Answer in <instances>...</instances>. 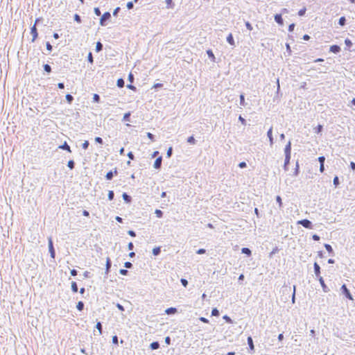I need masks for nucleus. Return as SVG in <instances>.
<instances>
[{
  "label": "nucleus",
  "instance_id": "nucleus-1",
  "mask_svg": "<svg viewBox=\"0 0 355 355\" xmlns=\"http://www.w3.org/2000/svg\"><path fill=\"white\" fill-rule=\"evenodd\" d=\"M340 292L347 300H354L353 296L350 293V291L347 288L346 284H343L340 287Z\"/></svg>",
  "mask_w": 355,
  "mask_h": 355
},
{
  "label": "nucleus",
  "instance_id": "nucleus-2",
  "mask_svg": "<svg viewBox=\"0 0 355 355\" xmlns=\"http://www.w3.org/2000/svg\"><path fill=\"white\" fill-rule=\"evenodd\" d=\"M111 14L110 12H104L101 19H100V25L102 26H105L107 24V22L110 21L111 19Z\"/></svg>",
  "mask_w": 355,
  "mask_h": 355
},
{
  "label": "nucleus",
  "instance_id": "nucleus-3",
  "mask_svg": "<svg viewBox=\"0 0 355 355\" xmlns=\"http://www.w3.org/2000/svg\"><path fill=\"white\" fill-rule=\"evenodd\" d=\"M48 248H49V252L51 258L55 259V248L53 245V242L51 237H49L48 239Z\"/></svg>",
  "mask_w": 355,
  "mask_h": 355
},
{
  "label": "nucleus",
  "instance_id": "nucleus-4",
  "mask_svg": "<svg viewBox=\"0 0 355 355\" xmlns=\"http://www.w3.org/2000/svg\"><path fill=\"white\" fill-rule=\"evenodd\" d=\"M298 225H301L304 228L312 230L313 227V223L309 219L304 218L297 221Z\"/></svg>",
  "mask_w": 355,
  "mask_h": 355
},
{
  "label": "nucleus",
  "instance_id": "nucleus-5",
  "mask_svg": "<svg viewBox=\"0 0 355 355\" xmlns=\"http://www.w3.org/2000/svg\"><path fill=\"white\" fill-rule=\"evenodd\" d=\"M38 20H39V19L37 18L36 20H35V24H36V22ZM31 34L32 35L31 42H34L37 39V37H38V32H37V29L36 28L35 24H34L33 26H31Z\"/></svg>",
  "mask_w": 355,
  "mask_h": 355
},
{
  "label": "nucleus",
  "instance_id": "nucleus-6",
  "mask_svg": "<svg viewBox=\"0 0 355 355\" xmlns=\"http://www.w3.org/2000/svg\"><path fill=\"white\" fill-rule=\"evenodd\" d=\"M118 174V171L116 168H114V170H111L108 171L105 178L107 180H112L113 179L114 175H116Z\"/></svg>",
  "mask_w": 355,
  "mask_h": 355
},
{
  "label": "nucleus",
  "instance_id": "nucleus-7",
  "mask_svg": "<svg viewBox=\"0 0 355 355\" xmlns=\"http://www.w3.org/2000/svg\"><path fill=\"white\" fill-rule=\"evenodd\" d=\"M111 266H112V261L109 257H107L106 259V263H105V276H104L105 279L107 278V275L110 271Z\"/></svg>",
  "mask_w": 355,
  "mask_h": 355
},
{
  "label": "nucleus",
  "instance_id": "nucleus-8",
  "mask_svg": "<svg viewBox=\"0 0 355 355\" xmlns=\"http://www.w3.org/2000/svg\"><path fill=\"white\" fill-rule=\"evenodd\" d=\"M318 161L320 163V172L324 173V171H325V168H324L325 157L323 155L318 157Z\"/></svg>",
  "mask_w": 355,
  "mask_h": 355
},
{
  "label": "nucleus",
  "instance_id": "nucleus-9",
  "mask_svg": "<svg viewBox=\"0 0 355 355\" xmlns=\"http://www.w3.org/2000/svg\"><path fill=\"white\" fill-rule=\"evenodd\" d=\"M318 280L320 282V284L322 286V291L324 292V293H328L330 290L329 288H328V286L326 285L325 282H324V280L323 279L322 277H319L318 278Z\"/></svg>",
  "mask_w": 355,
  "mask_h": 355
},
{
  "label": "nucleus",
  "instance_id": "nucleus-10",
  "mask_svg": "<svg viewBox=\"0 0 355 355\" xmlns=\"http://www.w3.org/2000/svg\"><path fill=\"white\" fill-rule=\"evenodd\" d=\"M275 21L279 26L284 25V19L282 13L275 14L274 16Z\"/></svg>",
  "mask_w": 355,
  "mask_h": 355
},
{
  "label": "nucleus",
  "instance_id": "nucleus-11",
  "mask_svg": "<svg viewBox=\"0 0 355 355\" xmlns=\"http://www.w3.org/2000/svg\"><path fill=\"white\" fill-rule=\"evenodd\" d=\"M162 157L159 156L155 159L154 164H153V167L155 169L159 170L162 168Z\"/></svg>",
  "mask_w": 355,
  "mask_h": 355
},
{
  "label": "nucleus",
  "instance_id": "nucleus-12",
  "mask_svg": "<svg viewBox=\"0 0 355 355\" xmlns=\"http://www.w3.org/2000/svg\"><path fill=\"white\" fill-rule=\"evenodd\" d=\"M313 270H314V273H315V276L317 277V278H318L319 277H322L320 275L321 268H320V265L317 262H315L313 263Z\"/></svg>",
  "mask_w": 355,
  "mask_h": 355
},
{
  "label": "nucleus",
  "instance_id": "nucleus-13",
  "mask_svg": "<svg viewBox=\"0 0 355 355\" xmlns=\"http://www.w3.org/2000/svg\"><path fill=\"white\" fill-rule=\"evenodd\" d=\"M292 144L291 140L288 141L284 148V155H291Z\"/></svg>",
  "mask_w": 355,
  "mask_h": 355
},
{
  "label": "nucleus",
  "instance_id": "nucleus-14",
  "mask_svg": "<svg viewBox=\"0 0 355 355\" xmlns=\"http://www.w3.org/2000/svg\"><path fill=\"white\" fill-rule=\"evenodd\" d=\"M267 137L269 139L270 145L272 146L274 144V138L272 136V126H271L268 132H267Z\"/></svg>",
  "mask_w": 355,
  "mask_h": 355
},
{
  "label": "nucleus",
  "instance_id": "nucleus-15",
  "mask_svg": "<svg viewBox=\"0 0 355 355\" xmlns=\"http://www.w3.org/2000/svg\"><path fill=\"white\" fill-rule=\"evenodd\" d=\"M340 51H341L340 46L337 44H334V45L330 46L329 52H331V53L338 54V53L340 52Z\"/></svg>",
  "mask_w": 355,
  "mask_h": 355
},
{
  "label": "nucleus",
  "instance_id": "nucleus-16",
  "mask_svg": "<svg viewBox=\"0 0 355 355\" xmlns=\"http://www.w3.org/2000/svg\"><path fill=\"white\" fill-rule=\"evenodd\" d=\"M291 158V155H285L284 163L283 166L284 170L285 171H288V166L290 164Z\"/></svg>",
  "mask_w": 355,
  "mask_h": 355
},
{
  "label": "nucleus",
  "instance_id": "nucleus-17",
  "mask_svg": "<svg viewBox=\"0 0 355 355\" xmlns=\"http://www.w3.org/2000/svg\"><path fill=\"white\" fill-rule=\"evenodd\" d=\"M122 198L126 204H131L132 201V198L128 195L127 193L123 192L122 194Z\"/></svg>",
  "mask_w": 355,
  "mask_h": 355
},
{
  "label": "nucleus",
  "instance_id": "nucleus-18",
  "mask_svg": "<svg viewBox=\"0 0 355 355\" xmlns=\"http://www.w3.org/2000/svg\"><path fill=\"white\" fill-rule=\"evenodd\" d=\"M226 41L232 46H234V47L236 46L234 39L232 33H229V35L226 37Z\"/></svg>",
  "mask_w": 355,
  "mask_h": 355
},
{
  "label": "nucleus",
  "instance_id": "nucleus-19",
  "mask_svg": "<svg viewBox=\"0 0 355 355\" xmlns=\"http://www.w3.org/2000/svg\"><path fill=\"white\" fill-rule=\"evenodd\" d=\"M58 148L62 149L63 150H66L69 153H71V147L67 141H64L62 144L58 146Z\"/></svg>",
  "mask_w": 355,
  "mask_h": 355
},
{
  "label": "nucleus",
  "instance_id": "nucleus-20",
  "mask_svg": "<svg viewBox=\"0 0 355 355\" xmlns=\"http://www.w3.org/2000/svg\"><path fill=\"white\" fill-rule=\"evenodd\" d=\"M178 313V309L175 307H169L165 310V313L167 315H175Z\"/></svg>",
  "mask_w": 355,
  "mask_h": 355
},
{
  "label": "nucleus",
  "instance_id": "nucleus-21",
  "mask_svg": "<svg viewBox=\"0 0 355 355\" xmlns=\"http://www.w3.org/2000/svg\"><path fill=\"white\" fill-rule=\"evenodd\" d=\"M247 343L248 345L249 349L251 351H254V345L252 336H250L247 338Z\"/></svg>",
  "mask_w": 355,
  "mask_h": 355
},
{
  "label": "nucleus",
  "instance_id": "nucleus-22",
  "mask_svg": "<svg viewBox=\"0 0 355 355\" xmlns=\"http://www.w3.org/2000/svg\"><path fill=\"white\" fill-rule=\"evenodd\" d=\"M208 58L214 62H216V57L213 53V51L211 49H207L206 51Z\"/></svg>",
  "mask_w": 355,
  "mask_h": 355
},
{
  "label": "nucleus",
  "instance_id": "nucleus-23",
  "mask_svg": "<svg viewBox=\"0 0 355 355\" xmlns=\"http://www.w3.org/2000/svg\"><path fill=\"white\" fill-rule=\"evenodd\" d=\"M160 347V344L158 341H153L150 344V349L151 350L158 349Z\"/></svg>",
  "mask_w": 355,
  "mask_h": 355
},
{
  "label": "nucleus",
  "instance_id": "nucleus-24",
  "mask_svg": "<svg viewBox=\"0 0 355 355\" xmlns=\"http://www.w3.org/2000/svg\"><path fill=\"white\" fill-rule=\"evenodd\" d=\"M324 247L325 248L326 250L331 255V256H334L335 254H334V250H333V248L331 247V245L330 244H328V243H324Z\"/></svg>",
  "mask_w": 355,
  "mask_h": 355
},
{
  "label": "nucleus",
  "instance_id": "nucleus-25",
  "mask_svg": "<svg viewBox=\"0 0 355 355\" xmlns=\"http://www.w3.org/2000/svg\"><path fill=\"white\" fill-rule=\"evenodd\" d=\"M323 131V125L321 124H318L315 128H314V132L317 135H322V132Z\"/></svg>",
  "mask_w": 355,
  "mask_h": 355
},
{
  "label": "nucleus",
  "instance_id": "nucleus-26",
  "mask_svg": "<svg viewBox=\"0 0 355 355\" xmlns=\"http://www.w3.org/2000/svg\"><path fill=\"white\" fill-rule=\"evenodd\" d=\"M241 253L245 254L247 257H250L252 255V250L248 248H242Z\"/></svg>",
  "mask_w": 355,
  "mask_h": 355
},
{
  "label": "nucleus",
  "instance_id": "nucleus-27",
  "mask_svg": "<svg viewBox=\"0 0 355 355\" xmlns=\"http://www.w3.org/2000/svg\"><path fill=\"white\" fill-rule=\"evenodd\" d=\"M300 164H299V162L297 161L296 163H295V167L294 168V171H293V176L295 177H297L300 174Z\"/></svg>",
  "mask_w": 355,
  "mask_h": 355
},
{
  "label": "nucleus",
  "instance_id": "nucleus-28",
  "mask_svg": "<svg viewBox=\"0 0 355 355\" xmlns=\"http://www.w3.org/2000/svg\"><path fill=\"white\" fill-rule=\"evenodd\" d=\"M152 253L155 257L159 255L161 253V247L160 246L155 247L152 250Z\"/></svg>",
  "mask_w": 355,
  "mask_h": 355
},
{
  "label": "nucleus",
  "instance_id": "nucleus-29",
  "mask_svg": "<svg viewBox=\"0 0 355 355\" xmlns=\"http://www.w3.org/2000/svg\"><path fill=\"white\" fill-rule=\"evenodd\" d=\"M338 24L340 26H345L346 25V24H347L346 17L345 16H343V17H340L339 19H338Z\"/></svg>",
  "mask_w": 355,
  "mask_h": 355
},
{
  "label": "nucleus",
  "instance_id": "nucleus-30",
  "mask_svg": "<svg viewBox=\"0 0 355 355\" xmlns=\"http://www.w3.org/2000/svg\"><path fill=\"white\" fill-rule=\"evenodd\" d=\"M116 85L119 88H123L125 86V80L123 78H120L116 81Z\"/></svg>",
  "mask_w": 355,
  "mask_h": 355
},
{
  "label": "nucleus",
  "instance_id": "nucleus-31",
  "mask_svg": "<svg viewBox=\"0 0 355 355\" xmlns=\"http://www.w3.org/2000/svg\"><path fill=\"white\" fill-rule=\"evenodd\" d=\"M85 307V303L83 301H79L76 304V309L79 311H82L84 309Z\"/></svg>",
  "mask_w": 355,
  "mask_h": 355
},
{
  "label": "nucleus",
  "instance_id": "nucleus-32",
  "mask_svg": "<svg viewBox=\"0 0 355 355\" xmlns=\"http://www.w3.org/2000/svg\"><path fill=\"white\" fill-rule=\"evenodd\" d=\"M103 44L100 41L97 42L96 44V49H95L97 53H99L103 50Z\"/></svg>",
  "mask_w": 355,
  "mask_h": 355
},
{
  "label": "nucleus",
  "instance_id": "nucleus-33",
  "mask_svg": "<svg viewBox=\"0 0 355 355\" xmlns=\"http://www.w3.org/2000/svg\"><path fill=\"white\" fill-rule=\"evenodd\" d=\"M275 200H276L277 203L279 205V208L280 209H282L283 208V202H282V197L280 196H277L275 198Z\"/></svg>",
  "mask_w": 355,
  "mask_h": 355
},
{
  "label": "nucleus",
  "instance_id": "nucleus-34",
  "mask_svg": "<svg viewBox=\"0 0 355 355\" xmlns=\"http://www.w3.org/2000/svg\"><path fill=\"white\" fill-rule=\"evenodd\" d=\"M165 2L166 3V8L173 9L174 8L175 3L173 0H166Z\"/></svg>",
  "mask_w": 355,
  "mask_h": 355
},
{
  "label": "nucleus",
  "instance_id": "nucleus-35",
  "mask_svg": "<svg viewBox=\"0 0 355 355\" xmlns=\"http://www.w3.org/2000/svg\"><path fill=\"white\" fill-rule=\"evenodd\" d=\"M96 328L98 329L99 335L103 334V324L101 322L98 321L96 324Z\"/></svg>",
  "mask_w": 355,
  "mask_h": 355
},
{
  "label": "nucleus",
  "instance_id": "nucleus-36",
  "mask_svg": "<svg viewBox=\"0 0 355 355\" xmlns=\"http://www.w3.org/2000/svg\"><path fill=\"white\" fill-rule=\"evenodd\" d=\"M71 288L73 293H77L78 291V285L76 282H72L71 284Z\"/></svg>",
  "mask_w": 355,
  "mask_h": 355
},
{
  "label": "nucleus",
  "instance_id": "nucleus-37",
  "mask_svg": "<svg viewBox=\"0 0 355 355\" xmlns=\"http://www.w3.org/2000/svg\"><path fill=\"white\" fill-rule=\"evenodd\" d=\"M333 184L336 188L339 187L340 182L339 180V178L337 175H335L333 180Z\"/></svg>",
  "mask_w": 355,
  "mask_h": 355
},
{
  "label": "nucleus",
  "instance_id": "nucleus-38",
  "mask_svg": "<svg viewBox=\"0 0 355 355\" xmlns=\"http://www.w3.org/2000/svg\"><path fill=\"white\" fill-rule=\"evenodd\" d=\"M43 69L47 73H50L52 71L51 67L49 64H44Z\"/></svg>",
  "mask_w": 355,
  "mask_h": 355
},
{
  "label": "nucleus",
  "instance_id": "nucleus-39",
  "mask_svg": "<svg viewBox=\"0 0 355 355\" xmlns=\"http://www.w3.org/2000/svg\"><path fill=\"white\" fill-rule=\"evenodd\" d=\"M66 101L69 104H71L73 101V96L70 94H67L65 96Z\"/></svg>",
  "mask_w": 355,
  "mask_h": 355
},
{
  "label": "nucleus",
  "instance_id": "nucleus-40",
  "mask_svg": "<svg viewBox=\"0 0 355 355\" xmlns=\"http://www.w3.org/2000/svg\"><path fill=\"white\" fill-rule=\"evenodd\" d=\"M131 113L130 112H126L123 116V121H130Z\"/></svg>",
  "mask_w": 355,
  "mask_h": 355
},
{
  "label": "nucleus",
  "instance_id": "nucleus-41",
  "mask_svg": "<svg viewBox=\"0 0 355 355\" xmlns=\"http://www.w3.org/2000/svg\"><path fill=\"white\" fill-rule=\"evenodd\" d=\"M345 44L347 49L348 50H349V49L352 46L353 43L349 38H346L345 40Z\"/></svg>",
  "mask_w": 355,
  "mask_h": 355
},
{
  "label": "nucleus",
  "instance_id": "nucleus-42",
  "mask_svg": "<svg viewBox=\"0 0 355 355\" xmlns=\"http://www.w3.org/2000/svg\"><path fill=\"white\" fill-rule=\"evenodd\" d=\"M187 141L191 145H194L196 143V140L193 135L189 137L187 139Z\"/></svg>",
  "mask_w": 355,
  "mask_h": 355
},
{
  "label": "nucleus",
  "instance_id": "nucleus-43",
  "mask_svg": "<svg viewBox=\"0 0 355 355\" xmlns=\"http://www.w3.org/2000/svg\"><path fill=\"white\" fill-rule=\"evenodd\" d=\"M75 165H76L75 162L73 159H70L68 161L67 167L70 170H73L75 168Z\"/></svg>",
  "mask_w": 355,
  "mask_h": 355
},
{
  "label": "nucleus",
  "instance_id": "nucleus-44",
  "mask_svg": "<svg viewBox=\"0 0 355 355\" xmlns=\"http://www.w3.org/2000/svg\"><path fill=\"white\" fill-rule=\"evenodd\" d=\"M155 214L156 216L159 218H162L164 215V212L162 210L158 209H155Z\"/></svg>",
  "mask_w": 355,
  "mask_h": 355
},
{
  "label": "nucleus",
  "instance_id": "nucleus-45",
  "mask_svg": "<svg viewBox=\"0 0 355 355\" xmlns=\"http://www.w3.org/2000/svg\"><path fill=\"white\" fill-rule=\"evenodd\" d=\"M223 319L228 324H232L233 323V320H232V318L227 315H224L223 316Z\"/></svg>",
  "mask_w": 355,
  "mask_h": 355
},
{
  "label": "nucleus",
  "instance_id": "nucleus-46",
  "mask_svg": "<svg viewBox=\"0 0 355 355\" xmlns=\"http://www.w3.org/2000/svg\"><path fill=\"white\" fill-rule=\"evenodd\" d=\"M239 99H240V105H242V106H245L246 103H245V95H244V94H240Z\"/></svg>",
  "mask_w": 355,
  "mask_h": 355
},
{
  "label": "nucleus",
  "instance_id": "nucleus-47",
  "mask_svg": "<svg viewBox=\"0 0 355 355\" xmlns=\"http://www.w3.org/2000/svg\"><path fill=\"white\" fill-rule=\"evenodd\" d=\"M211 315L212 316H219L220 315V311L217 308H213L211 310Z\"/></svg>",
  "mask_w": 355,
  "mask_h": 355
},
{
  "label": "nucleus",
  "instance_id": "nucleus-48",
  "mask_svg": "<svg viewBox=\"0 0 355 355\" xmlns=\"http://www.w3.org/2000/svg\"><path fill=\"white\" fill-rule=\"evenodd\" d=\"M92 99H93V102H94V103H98L101 101V97H100V96L98 94H94L93 95Z\"/></svg>",
  "mask_w": 355,
  "mask_h": 355
},
{
  "label": "nucleus",
  "instance_id": "nucleus-49",
  "mask_svg": "<svg viewBox=\"0 0 355 355\" xmlns=\"http://www.w3.org/2000/svg\"><path fill=\"white\" fill-rule=\"evenodd\" d=\"M306 8L305 7L301 8L298 12H297V15L300 16V17H303L304 16V15L306 14Z\"/></svg>",
  "mask_w": 355,
  "mask_h": 355
},
{
  "label": "nucleus",
  "instance_id": "nucleus-50",
  "mask_svg": "<svg viewBox=\"0 0 355 355\" xmlns=\"http://www.w3.org/2000/svg\"><path fill=\"white\" fill-rule=\"evenodd\" d=\"M114 193L113 191L110 190L108 191V194H107V198L109 200H114Z\"/></svg>",
  "mask_w": 355,
  "mask_h": 355
},
{
  "label": "nucleus",
  "instance_id": "nucleus-51",
  "mask_svg": "<svg viewBox=\"0 0 355 355\" xmlns=\"http://www.w3.org/2000/svg\"><path fill=\"white\" fill-rule=\"evenodd\" d=\"M112 343L115 345H119V338L116 335H114L112 336Z\"/></svg>",
  "mask_w": 355,
  "mask_h": 355
},
{
  "label": "nucleus",
  "instance_id": "nucleus-52",
  "mask_svg": "<svg viewBox=\"0 0 355 355\" xmlns=\"http://www.w3.org/2000/svg\"><path fill=\"white\" fill-rule=\"evenodd\" d=\"M74 21L77 23L80 24L82 22V19L80 16L78 14H75L73 16Z\"/></svg>",
  "mask_w": 355,
  "mask_h": 355
},
{
  "label": "nucleus",
  "instance_id": "nucleus-53",
  "mask_svg": "<svg viewBox=\"0 0 355 355\" xmlns=\"http://www.w3.org/2000/svg\"><path fill=\"white\" fill-rule=\"evenodd\" d=\"M146 136L149 139H150V141H155V136L153 134L148 132L146 133Z\"/></svg>",
  "mask_w": 355,
  "mask_h": 355
},
{
  "label": "nucleus",
  "instance_id": "nucleus-54",
  "mask_svg": "<svg viewBox=\"0 0 355 355\" xmlns=\"http://www.w3.org/2000/svg\"><path fill=\"white\" fill-rule=\"evenodd\" d=\"M173 151V148L171 146L168 148V150L166 151V157L168 158H170L172 156Z\"/></svg>",
  "mask_w": 355,
  "mask_h": 355
},
{
  "label": "nucleus",
  "instance_id": "nucleus-55",
  "mask_svg": "<svg viewBox=\"0 0 355 355\" xmlns=\"http://www.w3.org/2000/svg\"><path fill=\"white\" fill-rule=\"evenodd\" d=\"M87 61L91 63V64H93L94 63V58H93V55H92V52H89L88 53V55H87Z\"/></svg>",
  "mask_w": 355,
  "mask_h": 355
},
{
  "label": "nucleus",
  "instance_id": "nucleus-56",
  "mask_svg": "<svg viewBox=\"0 0 355 355\" xmlns=\"http://www.w3.org/2000/svg\"><path fill=\"white\" fill-rule=\"evenodd\" d=\"M180 282H181V284L184 287V288H187V286H188V281L187 279H184V278H181L180 279Z\"/></svg>",
  "mask_w": 355,
  "mask_h": 355
},
{
  "label": "nucleus",
  "instance_id": "nucleus-57",
  "mask_svg": "<svg viewBox=\"0 0 355 355\" xmlns=\"http://www.w3.org/2000/svg\"><path fill=\"white\" fill-rule=\"evenodd\" d=\"M124 267L127 269H130L133 267V264L130 261H126L124 263Z\"/></svg>",
  "mask_w": 355,
  "mask_h": 355
},
{
  "label": "nucleus",
  "instance_id": "nucleus-58",
  "mask_svg": "<svg viewBox=\"0 0 355 355\" xmlns=\"http://www.w3.org/2000/svg\"><path fill=\"white\" fill-rule=\"evenodd\" d=\"M46 48L49 52H51L53 50V46L49 42H46Z\"/></svg>",
  "mask_w": 355,
  "mask_h": 355
},
{
  "label": "nucleus",
  "instance_id": "nucleus-59",
  "mask_svg": "<svg viewBox=\"0 0 355 355\" xmlns=\"http://www.w3.org/2000/svg\"><path fill=\"white\" fill-rule=\"evenodd\" d=\"M119 273L122 275H128L129 273V271L127 270V268H121L119 270Z\"/></svg>",
  "mask_w": 355,
  "mask_h": 355
},
{
  "label": "nucleus",
  "instance_id": "nucleus-60",
  "mask_svg": "<svg viewBox=\"0 0 355 355\" xmlns=\"http://www.w3.org/2000/svg\"><path fill=\"white\" fill-rule=\"evenodd\" d=\"M89 146V143L87 140H85L83 144H82V148L84 149V150H87Z\"/></svg>",
  "mask_w": 355,
  "mask_h": 355
},
{
  "label": "nucleus",
  "instance_id": "nucleus-61",
  "mask_svg": "<svg viewBox=\"0 0 355 355\" xmlns=\"http://www.w3.org/2000/svg\"><path fill=\"white\" fill-rule=\"evenodd\" d=\"M94 12L97 16H100L101 15V10L98 7H96L94 8Z\"/></svg>",
  "mask_w": 355,
  "mask_h": 355
},
{
  "label": "nucleus",
  "instance_id": "nucleus-62",
  "mask_svg": "<svg viewBox=\"0 0 355 355\" xmlns=\"http://www.w3.org/2000/svg\"><path fill=\"white\" fill-rule=\"evenodd\" d=\"M245 25L248 30L252 31L253 29L252 24L248 21L245 22Z\"/></svg>",
  "mask_w": 355,
  "mask_h": 355
},
{
  "label": "nucleus",
  "instance_id": "nucleus-63",
  "mask_svg": "<svg viewBox=\"0 0 355 355\" xmlns=\"http://www.w3.org/2000/svg\"><path fill=\"white\" fill-rule=\"evenodd\" d=\"M127 8L128 10H131L134 8V2L133 1H128L126 4Z\"/></svg>",
  "mask_w": 355,
  "mask_h": 355
},
{
  "label": "nucleus",
  "instance_id": "nucleus-64",
  "mask_svg": "<svg viewBox=\"0 0 355 355\" xmlns=\"http://www.w3.org/2000/svg\"><path fill=\"white\" fill-rule=\"evenodd\" d=\"M295 27V24L294 23H292L289 26H288V31L290 32V33H292L294 31V28Z\"/></svg>",
  "mask_w": 355,
  "mask_h": 355
}]
</instances>
